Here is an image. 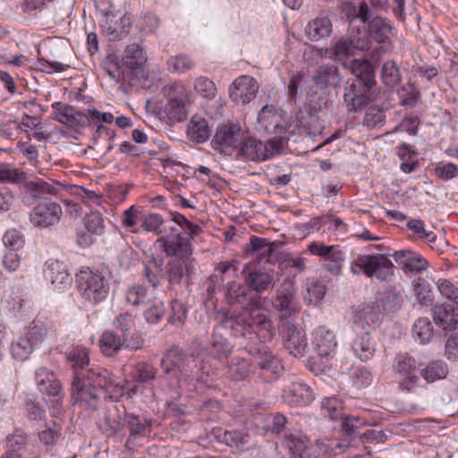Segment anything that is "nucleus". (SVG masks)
I'll list each match as a JSON object with an SVG mask.
<instances>
[{
  "label": "nucleus",
  "mask_w": 458,
  "mask_h": 458,
  "mask_svg": "<svg viewBox=\"0 0 458 458\" xmlns=\"http://www.w3.org/2000/svg\"><path fill=\"white\" fill-rule=\"evenodd\" d=\"M67 359L73 370L71 398L74 404L89 411H95L102 393H106L109 399H118L123 394V389L111 371L89 363L87 348L73 347L67 352Z\"/></svg>",
  "instance_id": "nucleus-1"
},
{
  "label": "nucleus",
  "mask_w": 458,
  "mask_h": 458,
  "mask_svg": "<svg viewBox=\"0 0 458 458\" xmlns=\"http://www.w3.org/2000/svg\"><path fill=\"white\" fill-rule=\"evenodd\" d=\"M225 301L230 305H240L242 310L229 313L219 310L215 319L225 328H229L234 337L245 336L247 332L261 333L265 337H270L275 333V326L271 317L255 309L258 299L244 283L235 281L228 283L224 287Z\"/></svg>",
  "instance_id": "nucleus-2"
},
{
  "label": "nucleus",
  "mask_w": 458,
  "mask_h": 458,
  "mask_svg": "<svg viewBox=\"0 0 458 458\" xmlns=\"http://www.w3.org/2000/svg\"><path fill=\"white\" fill-rule=\"evenodd\" d=\"M354 79L344 86V101L350 112L364 108L376 96V81L372 64L362 59H353L349 65Z\"/></svg>",
  "instance_id": "nucleus-3"
},
{
  "label": "nucleus",
  "mask_w": 458,
  "mask_h": 458,
  "mask_svg": "<svg viewBox=\"0 0 458 458\" xmlns=\"http://www.w3.org/2000/svg\"><path fill=\"white\" fill-rule=\"evenodd\" d=\"M193 362V360L183 355L177 347L168 350L161 359L160 367L166 375V379L174 380L169 383L173 397L178 398L181 395L183 385L202 379L199 371L191 368Z\"/></svg>",
  "instance_id": "nucleus-4"
},
{
  "label": "nucleus",
  "mask_w": 458,
  "mask_h": 458,
  "mask_svg": "<svg viewBox=\"0 0 458 458\" xmlns=\"http://www.w3.org/2000/svg\"><path fill=\"white\" fill-rule=\"evenodd\" d=\"M76 283L82 299L90 304L102 302L109 294V279L98 270L81 269L76 275Z\"/></svg>",
  "instance_id": "nucleus-5"
},
{
  "label": "nucleus",
  "mask_w": 458,
  "mask_h": 458,
  "mask_svg": "<svg viewBox=\"0 0 458 458\" xmlns=\"http://www.w3.org/2000/svg\"><path fill=\"white\" fill-rule=\"evenodd\" d=\"M284 148V139H271L262 142L251 137L243 135L241 144L236 150L237 157L248 161L261 162L273 157Z\"/></svg>",
  "instance_id": "nucleus-6"
},
{
  "label": "nucleus",
  "mask_w": 458,
  "mask_h": 458,
  "mask_svg": "<svg viewBox=\"0 0 458 458\" xmlns=\"http://www.w3.org/2000/svg\"><path fill=\"white\" fill-rule=\"evenodd\" d=\"M259 130L276 135L274 139H284V146L287 144L291 124L286 118V112L274 105H266L261 108L258 115Z\"/></svg>",
  "instance_id": "nucleus-7"
},
{
  "label": "nucleus",
  "mask_w": 458,
  "mask_h": 458,
  "mask_svg": "<svg viewBox=\"0 0 458 458\" xmlns=\"http://www.w3.org/2000/svg\"><path fill=\"white\" fill-rule=\"evenodd\" d=\"M357 264L366 276L380 282H390L394 274L393 262L383 254L360 255Z\"/></svg>",
  "instance_id": "nucleus-8"
},
{
  "label": "nucleus",
  "mask_w": 458,
  "mask_h": 458,
  "mask_svg": "<svg viewBox=\"0 0 458 458\" xmlns=\"http://www.w3.org/2000/svg\"><path fill=\"white\" fill-rule=\"evenodd\" d=\"M156 245L171 259H194L191 257L193 250L190 238L174 227L171 228L169 235L159 237Z\"/></svg>",
  "instance_id": "nucleus-9"
},
{
  "label": "nucleus",
  "mask_w": 458,
  "mask_h": 458,
  "mask_svg": "<svg viewBox=\"0 0 458 458\" xmlns=\"http://www.w3.org/2000/svg\"><path fill=\"white\" fill-rule=\"evenodd\" d=\"M196 273L195 259H170L165 266L164 278L168 288L189 285Z\"/></svg>",
  "instance_id": "nucleus-10"
},
{
  "label": "nucleus",
  "mask_w": 458,
  "mask_h": 458,
  "mask_svg": "<svg viewBox=\"0 0 458 458\" xmlns=\"http://www.w3.org/2000/svg\"><path fill=\"white\" fill-rule=\"evenodd\" d=\"M273 308L282 318H291L300 313L301 305L297 298V288L292 280H285L272 298Z\"/></svg>",
  "instance_id": "nucleus-11"
},
{
  "label": "nucleus",
  "mask_w": 458,
  "mask_h": 458,
  "mask_svg": "<svg viewBox=\"0 0 458 458\" xmlns=\"http://www.w3.org/2000/svg\"><path fill=\"white\" fill-rule=\"evenodd\" d=\"M244 132L236 123L221 124L216 128L211 144L213 148L225 155L236 152Z\"/></svg>",
  "instance_id": "nucleus-12"
},
{
  "label": "nucleus",
  "mask_w": 458,
  "mask_h": 458,
  "mask_svg": "<svg viewBox=\"0 0 458 458\" xmlns=\"http://www.w3.org/2000/svg\"><path fill=\"white\" fill-rule=\"evenodd\" d=\"M393 372L399 378L400 389L407 392L412 391L419 382L415 374L416 360L409 353H398L392 363Z\"/></svg>",
  "instance_id": "nucleus-13"
},
{
  "label": "nucleus",
  "mask_w": 458,
  "mask_h": 458,
  "mask_svg": "<svg viewBox=\"0 0 458 458\" xmlns=\"http://www.w3.org/2000/svg\"><path fill=\"white\" fill-rule=\"evenodd\" d=\"M63 215L61 206L48 198H43L30 213V223L38 228H47L57 224Z\"/></svg>",
  "instance_id": "nucleus-14"
},
{
  "label": "nucleus",
  "mask_w": 458,
  "mask_h": 458,
  "mask_svg": "<svg viewBox=\"0 0 458 458\" xmlns=\"http://www.w3.org/2000/svg\"><path fill=\"white\" fill-rule=\"evenodd\" d=\"M35 380L38 391L49 398L53 405L58 406L62 403L64 397V392L60 381L55 373L46 367L38 368L35 372Z\"/></svg>",
  "instance_id": "nucleus-15"
},
{
  "label": "nucleus",
  "mask_w": 458,
  "mask_h": 458,
  "mask_svg": "<svg viewBox=\"0 0 458 458\" xmlns=\"http://www.w3.org/2000/svg\"><path fill=\"white\" fill-rule=\"evenodd\" d=\"M281 334L284 347L293 357L299 358L305 355L307 351V339L305 333L291 321L287 320L281 326Z\"/></svg>",
  "instance_id": "nucleus-16"
},
{
  "label": "nucleus",
  "mask_w": 458,
  "mask_h": 458,
  "mask_svg": "<svg viewBox=\"0 0 458 458\" xmlns=\"http://www.w3.org/2000/svg\"><path fill=\"white\" fill-rule=\"evenodd\" d=\"M258 91L257 81L250 76L242 75L233 82L229 96L237 105H246L256 97Z\"/></svg>",
  "instance_id": "nucleus-17"
},
{
  "label": "nucleus",
  "mask_w": 458,
  "mask_h": 458,
  "mask_svg": "<svg viewBox=\"0 0 458 458\" xmlns=\"http://www.w3.org/2000/svg\"><path fill=\"white\" fill-rule=\"evenodd\" d=\"M283 400L290 406H305L314 400V394L307 384L293 380L284 388Z\"/></svg>",
  "instance_id": "nucleus-18"
},
{
  "label": "nucleus",
  "mask_w": 458,
  "mask_h": 458,
  "mask_svg": "<svg viewBox=\"0 0 458 458\" xmlns=\"http://www.w3.org/2000/svg\"><path fill=\"white\" fill-rule=\"evenodd\" d=\"M242 274L244 275V283L251 292L254 291L257 293L267 291L272 285L276 275L273 269H252L250 264L244 267Z\"/></svg>",
  "instance_id": "nucleus-19"
},
{
  "label": "nucleus",
  "mask_w": 458,
  "mask_h": 458,
  "mask_svg": "<svg viewBox=\"0 0 458 458\" xmlns=\"http://www.w3.org/2000/svg\"><path fill=\"white\" fill-rule=\"evenodd\" d=\"M341 80L338 67L335 64H327L317 68L307 86L330 90L331 89L337 88Z\"/></svg>",
  "instance_id": "nucleus-20"
},
{
  "label": "nucleus",
  "mask_w": 458,
  "mask_h": 458,
  "mask_svg": "<svg viewBox=\"0 0 458 458\" xmlns=\"http://www.w3.org/2000/svg\"><path fill=\"white\" fill-rule=\"evenodd\" d=\"M381 312L376 309V305L373 303L361 304L358 306L355 314L353 316V329L355 332L370 330V333L375 329L376 325L380 320Z\"/></svg>",
  "instance_id": "nucleus-21"
},
{
  "label": "nucleus",
  "mask_w": 458,
  "mask_h": 458,
  "mask_svg": "<svg viewBox=\"0 0 458 458\" xmlns=\"http://www.w3.org/2000/svg\"><path fill=\"white\" fill-rule=\"evenodd\" d=\"M433 318L444 329H453L458 326V302L437 304L432 309Z\"/></svg>",
  "instance_id": "nucleus-22"
},
{
  "label": "nucleus",
  "mask_w": 458,
  "mask_h": 458,
  "mask_svg": "<svg viewBox=\"0 0 458 458\" xmlns=\"http://www.w3.org/2000/svg\"><path fill=\"white\" fill-rule=\"evenodd\" d=\"M100 23L103 30L109 37V40L121 38L129 32L131 26L129 17L114 13L102 17Z\"/></svg>",
  "instance_id": "nucleus-23"
},
{
  "label": "nucleus",
  "mask_w": 458,
  "mask_h": 458,
  "mask_svg": "<svg viewBox=\"0 0 458 458\" xmlns=\"http://www.w3.org/2000/svg\"><path fill=\"white\" fill-rule=\"evenodd\" d=\"M394 260L403 266V270L420 273L428 267V262L418 252L411 250H396L393 254Z\"/></svg>",
  "instance_id": "nucleus-24"
},
{
  "label": "nucleus",
  "mask_w": 458,
  "mask_h": 458,
  "mask_svg": "<svg viewBox=\"0 0 458 458\" xmlns=\"http://www.w3.org/2000/svg\"><path fill=\"white\" fill-rule=\"evenodd\" d=\"M355 333L356 337L352 343V350L361 361H368L376 352V342L371 335L372 333L369 329Z\"/></svg>",
  "instance_id": "nucleus-25"
},
{
  "label": "nucleus",
  "mask_w": 458,
  "mask_h": 458,
  "mask_svg": "<svg viewBox=\"0 0 458 458\" xmlns=\"http://www.w3.org/2000/svg\"><path fill=\"white\" fill-rule=\"evenodd\" d=\"M44 277L50 284L66 285L71 282L67 266L59 259H50L45 263Z\"/></svg>",
  "instance_id": "nucleus-26"
},
{
  "label": "nucleus",
  "mask_w": 458,
  "mask_h": 458,
  "mask_svg": "<svg viewBox=\"0 0 458 458\" xmlns=\"http://www.w3.org/2000/svg\"><path fill=\"white\" fill-rule=\"evenodd\" d=\"M366 44L362 42L361 45L355 44L349 38H340L330 48L321 49V55L337 61H342L351 55H353L357 49H364Z\"/></svg>",
  "instance_id": "nucleus-27"
},
{
  "label": "nucleus",
  "mask_w": 458,
  "mask_h": 458,
  "mask_svg": "<svg viewBox=\"0 0 458 458\" xmlns=\"http://www.w3.org/2000/svg\"><path fill=\"white\" fill-rule=\"evenodd\" d=\"M312 344L320 356L327 357L336 348L335 335L327 327L319 326L313 332Z\"/></svg>",
  "instance_id": "nucleus-28"
},
{
  "label": "nucleus",
  "mask_w": 458,
  "mask_h": 458,
  "mask_svg": "<svg viewBox=\"0 0 458 458\" xmlns=\"http://www.w3.org/2000/svg\"><path fill=\"white\" fill-rule=\"evenodd\" d=\"M26 335L37 346L45 337L48 335L55 336L56 335V329L52 321L46 318L38 317L34 319L32 327L28 328Z\"/></svg>",
  "instance_id": "nucleus-29"
},
{
  "label": "nucleus",
  "mask_w": 458,
  "mask_h": 458,
  "mask_svg": "<svg viewBox=\"0 0 458 458\" xmlns=\"http://www.w3.org/2000/svg\"><path fill=\"white\" fill-rule=\"evenodd\" d=\"M211 134V128L207 119L199 114L191 116L188 126L187 135L196 143H203L207 141Z\"/></svg>",
  "instance_id": "nucleus-30"
},
{
  "label": "nucleus",
  "mask_w": 458,
  "mask_h": 458,
  "mask_svg": "<svg viewBox=\"0 0 458 458\" xmlns=\"http://www.w3.org/2000/svg\"><path fill=\"white\" fill-rule=\"evenodd\" d=\"M144 60L143 49L136 43L127 46L124 55L122 58L123 64H125L130 72L136 77L142 76V63Z\"/></svg>",
  "instance_id": "nucleus-31"
},
{
  "label": "nucleus",
  "mask_w": 458,
  "mask_h": 458,
  "mask_svg": "<svg viewBox=\"0 0 458 458\" xmlns=\"http://www.w3.org/2000/svg\"><path fill=\"white\" fill-rule=\"evenodd\" d=\"M402 303V294L395 289L386 290L374 302V304L376 305V309H377L381 312V314L395 313L401 308Z\"/></svg>",
  "instance_id": "nucleus-32"
},
{
  "label": "nucleus",
  "mask_w": 458,
  "mask_h": 458,
  "mask_svg": "<svg viewBox=\"0 0 458 458\" xmlns=\"http://www.w3.org/2000/svg\"><path fill=\"white\" fill-rule=\"evenodd\" d=\"M216 439L228 446L242 448L250 442V435L242 430H225L221 428L215 429Z\"/></svg>",
  "instance_id": "nucleus-33"
},
{
  "label": "nucleus",
  "mask_w": 458,
  "mask_h": 458,
  "mask_svg": "<svg viewBox=\"0 0 458 458\" xmlns=\"http://www.w3.org/2000/svg\"><path fill=\"white\" fill-rule=\"evenodd\" d=\"M99 348L106 357L116 355L123 347V336L113 330H106L100 336Z\"/></svg>",
  "instance_id": "nucleus-34"
},
{
  "label": "nucleus",
  "mask_w": 458,
  "mask_h": 458,
  "mask_svg": "<svg viewBox=\"0 0 458 458\" xmlns=\"http://www.w3.org/2000/svg\"><path fill=\"white\" fill-rule=\"evenodd\" d=\"M233 352V346L228 340L217 333V328H214L211 336L209 355L220 361L227 359Z\"/></svg>",
  "instance_id": "nucleus-35"
},
{
  "label": "nucleus",
  "mask_w": 458,
  "mask_h": 458,
  "mask_svg": "<svg viewBox=\"0 0 458 458\" xmlns=\"http://www.w3.org/2000/svg\"><path fill=\"white\" fill-rule=\"evenodd\" d=\"M63 189L59 182L49 183L41 179L31 181L27 183V191L33 199L45 198V195H56Z\"/></svg>",
  "instance_id": "nucleus-36"
},
{
  "label": "nucleus",
  "mask_w": 458,
  "mask_h": 458,
  "mask_svg": "<svg viewBox=\"0 0 458 458\" xmlns=\"http://www.w3.org/2000/svg\"><path fill=\"white\" fill-rule=\"evenodd\" d=\"M251 373V364L247 359L233 357L227 365L226 376L232 380H244L249 377Z\"/></svg>",
  "instance_id": "nucleus-37"
},
{
  "label": "nucleus",
  "mask_w": 458,
  "mask_h": 458,
  "mask_svg": "<svg viewBox=\"0 0 458 458\" xmlns=\"http://www.w3.org/2000/svg\"><path fill=\"white\" fill-rule=\"evenodd\" d=\"M160 118L169 124L183 121L188 114L187 105L168 101L160 110Z\"/></svg>",
  "instance_id": "nucleus-38"
},
{
  "label": "nucleus",
  "mask_w": 458,
  "mask_h": 458,
  "mask_svg": "<svg viewBox=\"0 0 458 458\" xmlns=\"http://www.w3.org/2000/svg\"><path fill=\"white\" fill-rule=\"evenodd\" d=\"M51 106L55 110L52 114L53 119L63 124L74 125L78 121L77 116L82 115L68 104L54 102Z\"/></svg>",
  "instance_id": "nucleus-39"
},
{
  "label": "nucleus",
  "mask_w": 458,
  "mask_h": 458,
  "mask_svg": "<svg viewBox=\"0 0 458 458\" xmlns=\"http://www.w3.org/2000/svg\"><path fill=\"white\" fill-rule=\"evenodd\" d=\"M332 31V23L327 17L316 18L308 23L306 33L310 39L318 41L328 37Z\"/></svg>",
  "instance_id": "nucleus-40"
},
{
  "label": "nucleus",
  "mask_w": 458,
  "mask_h": 458,
  "mask_svg": "<svg viewBox=\"0 0 458 458\" xmlns=\"http://www.w3.org/2000/svg\"><path fill=\"white\" fill-rule=\"evenodd\" d=\"M102 68L114 82H118L124 77L126 65L118 59L115 55L109 54L102 62Z\"/></svg>",
  "instance_id": "nucleus-41"
},
{
  "label": "nucleus",
  "mask_w": 458,
  "mask_h": 458,
  "mask_svg": "<svg viewBox=\"0 0 458 458\" xmlns=\"http://www.w3.org/2000/svg\"><path fill=\"white\" fill-rule=\"evenodd\" d=\"M448 374V367L443 360H434L420 370L421 377L428 382L433 383L437 380L446 377Z\"/></svg>",
  "instance_id": "nucleus-42"
},
{
  "label": "nucleus",
  "mask_w": 458,
  "mask_h": 458,
  "mask_svg": "<svg viewBox=\"0 0 458 458\" xmlns=\"http://www.w3.org/2000/svg\"><path fill=\"white\" fill-rule=\"evenodd\" d=\"M98 425L101 432L109 437L114 436L119 431L121 422L115 411L106 409L102 411V416Z\"/></svg>",
  "instance_id": "nucleus-43"
},
{
  "label": "nucleus",
  "mask_w": 458,
  "mask_h": 458,
  "mask_svg": "<svg viewBox=\"0 0 458 458\" xmlns=\"http://www.w3.org/2000/svg\"><path fill=\"white\" fill-rule=\"evenodd\" d=\"M150 299L147 288L140 284H134L124 292L125 301L133 307L145 306Z\"/></svg>",
  "instance_id": "nucleus-44"
},
{
  "label": "nucleus",
  "mask_w": 458,
  "mask_h": 458,
  "mask_svg": "<svg viewBox=\"0 0 458 458\" xmlns=\"http://www.w3.org/2000/svg\"><path fill=\"white\" fill-rule=\"evenodd\" d=\"M382 82L387 87H395L401 82L402 74L398 64L394 60L384 62L380 73Z\"/></svg>",
  "instance_id": "nucleus-45"
},
{
  "label": "nucleus",
  "mask_w": 458,
  "mask_h": 458,
  "mask_svg": "<svg viewBox=\"0 0 458 458\" xmlns=\"http://www.w3.org/2000/svg\"><path fill=\"white\" fill-rule=\"evenodd\" d=\"M309 438L301 432L290 433L285 436L284 445L294 457H301L307 449Z\"/></svg>",
  "instance_id": "nucleus-46"
},
{
  "label": "nucleus",
  "mask_w": 458,
  "mask_h": 458,
  "mask_svg": "<svg viewBox=\"0 0 458 458\" xmlns=\"http://www.w3.org/2000/svg\"><path fill=\"white\" fill-rule=\"evenodd\" d=\"M276 332L270 337H265L261 333L253 331L252 333L247 332L244 338L247 335L250 337L247 338L246 344H244V349L252 356H259L263 353V351H266L268 347L263 344V341L270 340L275 335Z\"/></svg>",
  "instance_id": "nucleus-47"
},
{
  "label": "nucleus",
  "mask_w": 458,
  "mask_h": 458,
  "mask_svg": "<svg viewBox=\"0 0 458 458\" xmlns=\"http://www.w3.org/2000/svg\"><path fill=\"white\" fill-rule=\"evenodd\" d=\"M35 346L36 345L30 341V337L25 334L24 336L12 342L11 352L15 360L23 361L29 358Z\"/></svg>",
  "instance_id": "nucleus-48"
},
{
  "label": "nucleus",
  "mask_w": 458,
  "mask_h": 458,
  "mask_svg": "<svg viewBox=\"0 0 458 458\" xmlns=\"http://www.w3.org/2000/svg\"><path fill=\"white\" fill-rule=\"evenodd\" d=\"M306 97L308 98L311 107L314 110H323L327 108L330 90L319 89L314 87L307 86Z\"/></svg>",
  "instance_id": "nucleus-49"
},
{
  "label": "nucleus",
  "mask_w": 458,
  "mask_h": 458,
  "mask_svg": "<svg viewBox=\"0 0 458 458\" xmlns=\"http://www.w3.org/2000/svg\"><path fill=\"white\" fill-rule=\"evenodd\" d=\"M143 316L149 324H157L164 318L165 309L164 302L158 298L150 299L144 306Z\"/></svg>",
  "instance_id": "nucleus-50"
},
{
  "label": "nucleus",
  "mask_w": 458,
  "mask_h": 458,
  "mask_svg": "<svg viewBox=\"0 0 458 458\" xmlns=\"http://www.w3.org/2000/svg\"><path fill=\"white\" fill-rule=\"evenodd\" d=\"M308 250L311 254L317 255L335 262L336 268H339V265L337 264L340 261L344 260L343 254L341 251L335 250L334 246H326L319 242H311Z\"/></svg>",
  "instance_id": "nucleus-51"
},
{
  "label": "nucleus",
  "mask_w": 458,
  "mask_h": 458,
  "mask_svg": "<svg viewBox=\"0 0 458 458\" xmlns=\"http://www.w3.org/2000/svg\"><path fill=\"white\" fill-rule=\"evenodd\" d=\"M273 252L271 244L264 238L251 236L250 242L246 245L245 253L248 256L269 257Z\"/></svg>",
  "instance_id": "nucleus-52"
},
{
  "label": "nucleus",
  "mask_w": 458,
  "mask_h": 458,
  "mask_svg": "<svg viewBox=\"0 0 458 458\" xmlns=\"http://www.w3.org/2000/svg\"><path fill=\"white\" fill-rule=\"evenodd\" d=\"M345 448L346 445L335 441L328 440L327 442H324L318 440L315 445L314 452L318 454V458H331L344 453Z\"/></svg>",
  "instance_id": "nucleus-53"
},
{
  "label": "nucleus",
  "mask_w": 458,
  "mask_h": 458,
  "mask_svg": "<svg viewBox=\"0 0 458 458\" xmlns=\"http://www.w3.org/2000/svg\"><path fill=\"white\" fill-rule=\"evenodd\" d=\"M412 334L421 344H427L434 336L433 325L428 318H420L413 325Z\"/></svg>",
  "instance_id": "nucleus-54"
},
{
  "label": "nucleus",
  "mask_w": 458,
  "mask_h": 458,
  "mask_svg": "<svg viewBox=\"0 0 458 458\" xmlns=\"http://www.w3.org/2000/svg\"><path fill=\"white\" fill-rule=\"evenodd\" d=\"M258 366L260 369L267 371L272 375H278L283 366L281 361L267 348L259 356Z\"/></svg>",
  "instance_id": "nucleus-55"
},
{
  "label": "nucleus",
  "mask_w": 458,
  "mask_h": 458,
  "mask_svg": "<svg viewBox=\"0 0 458 458\" xmlns=\"http://www.w3.org/2000/svg\"><path fill=\"white\" fill-rule=\"evenodd\" d=\"M369 30L377 43L386 44L389 41L392 28L385 20L375 18L369 25Z\"/></svg>",
  "instance_id": "nucleus-56"
},
{
  "label": "nucleus",
  "mask_w": 458,
  "mask_h": 458,
  "mask_svg": "<svg viewBox=\"0 0 458 458\" xmlns=\"http://www.w3.org/2000/svg\"><path fill=\"white\" fill-rule=\"evenodd\" d=\"M166 64L169 72L177 73H184L195 66L194 61L186 55L171 56Z\"/></svg>",
  "instance_id": "nucleus-57"
},
{
  "label": "nucleus",
  "mask_w": 458,
  "mask_h": 458,
  "mask_svg": "<svg viewBox=\"0 0 458 458\" xmlns=\"http://www.w3.org/2000/svg\"><path fill=\"white\" fill-rule=\"evenodd\" d=\"M234 261L219 262L215 267V274L209 277L210 285L208 291L212 293L215 292V284L219 282L225 281V276L227 275L231 269L236 272V267H233Z\"/></svg>",
  "instance_id": "nucleus-58"
},
{
  "label": "nucleus",
  "mask_w": 458,
  "mask_h": 458,
  "mask_svg": "<svg viewBox=\"0 0 458 458\" xmlns=\"http://www.w3.org/2000/svg\"><path fill=\"white\" fill-rule=\"evenodd\" d=\"M134 378L139 383H146L157 377V369L146 361L138 362L134 366Z\"/></svg>",
  "instance_id": "nucleus-59"
},
{
  "label": "nucleus",
  "mask_w": 458,
  "mask_h": 458,
  "mask_svg": "<svg viewBox=\"0 0 458 458\" xmlns=\"http://www.w3.org/2000/svg\"><path fill=\"white\" fill-rule=\"evenodd\" d=\"M26 180V174L7 165L0 164V182L4 183H21Z\"/></svg>",
  "instance_id": "nucleus-60"
},
{
  "label": "nucleus",
  "mask_w": 458,
  "mask_h": 458,
  "mask_svg": "<svg viewBox=\"0 0 458 458\" xmlns=\"http://www.w3.org/2000/svg\"><path fill=\"white\" fill-rule=\"evenodd\" d=\"M126 424L131 437H145L148 428L150 427L146 420H141L133 414L126 415Z\"/></svg>",
  "instance_id": "nucleus-61"
},
{
  "label": "nucleus",
  "mask_w": 458,
  "mask_h": 458,
  "mask_svg": "<svg viewBox=\"0 0 458 458\" xmlns=\"http://www.w3.org/2000/svg\"><path fill=\"white\" fill-rule=\"evenodd\" d=\"M140 223L144 231L154 233L157 235L163 233L161 226L164 224V219L158 214L150 213L144 215L140 217Z\"/></svg>",
  "instance_id": "nucleus-62"
},
{
  "label": "nucleus",
  "mask_w": 458,
  "mask_h": 458,
  "mask_svg": "<svg viewBox=\"0 0 458 458\" xmlns=\"http://www.w3.org/2000/svg\"><path fill=\"white\" fill-rule=\"evenodd\" d=\"M195 90L207 99H213L216 96V87L215 83L207 77H199L194 82Z\"/></svg>",
  "instance_id": "nucleus-63"
},
{
  "label": "nucleus",
  "mask_w": 458,
  "mask_h": 458,
  "mask_svg": "<svg viewBox=\"0 0 458 458\" xmlns=\"http://www.w3.org/2000/svg\"><path fill=\"white\" fill-rule=\"evenodd\" d=\"M84 225L87 230L93 233L100 235L105 231L104 219L98 211H92L84 217Z\"/></svg>",
  "instance_id": "nucleus-64"
}]
</instances>
